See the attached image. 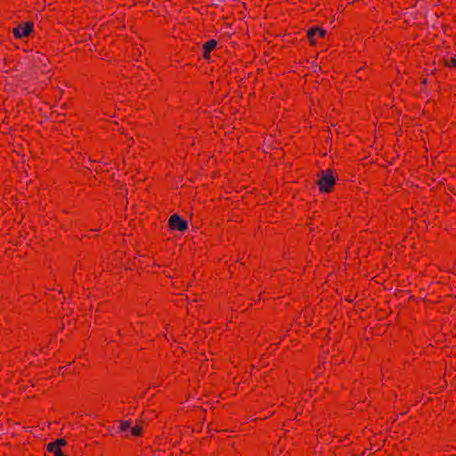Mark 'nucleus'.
<instances>
[{"instance_id":"obj_6","label":"nucleus","mask_w":456,"mask_h":456,"mask_svg":"<svg viewBox=\"0 0 456 456\" xmlns=\"http://www.w3.org/2000/svg\"><path fill=\"white\" fill-rule=\"evenodd\" d=\"M216 41L208 40L203 45V57L208 59L210 53L216 47Z\"/></svg>"},{"instance_id":"obj_5","label":"nucleus","mask_w":456,"mask_h":456,"mask_svg":"<svg viewBox=\"0 0 456 456\" xmlns=\"http://www.w3.org/2000/svg\"><path fill=\"white\" fill-rule=\"evenodd\" d=\"M326 35V30L321 28H312L307 32V37L311 44H316L318 39L323 38Z\"/></svg>"},{"instance_id":"obj_1","label":"nucleus","mask_w":456,"mask_h":456,"mask_svg":"<svg viewBox=\"0 0 456 456\" xmlns=\"http://www.w3.org/2000/svg\"><path fill=\"white\" fill-rule=\"evenodd\" d=\"M336 180L337 176L331 170L323 172L318 182L320 191L322 192L331 191Z\"/></svg>"},{"instance_id":"obj_2","label":"nucleus","mask_w":456,"mask_h":456,"mask_svg":"<svg viewBox=\"0 0 456 456\" xmlns=\"http://www.w3.org/2000/svg\"><path fill=\"white\" fill-rule=\"evenodd\" d=\"M34 24L32 22H26L14 28L12 33L16 38H22L28 37L32 32Z\"/></svg>"},{"instance_id":"obj_9","label":"nucleus","mask_w":456,"mask_h":456,"mask_svg":"<svg viewBox=\"0 0 456 456\" xmlns=\"http://www.w3.org/2000/svg\"><path fill=\"white\" fill-rule=\"evenodd\" d=\"M446 65L449 67H455L456 66V59L455 58H450L446 61Z\"/></svg>"},{"instance_id":"obj_4","label":"nucleus","mask_w":456,"mask_h":456,"mask_svg":"<svg viewBox=\"0 0 456 456\" xmlns=\"http://www.w3.org/2000/svg\"><path fill=\"white\" fill-rule=\"evenodd\" d=\"M66 444L64 439L60 438L53 443H50L47 445V451L54 454V456H65L61 451V447Z\"/></svg>"},{"instance_id":"obj_8","label":"nucleus","mask_w":456,"mask_h":456,"mask_svg":"<svg viewBox=\"0 0 456 456\" xmlns=\"http://www.w3.org/2000/svg\"><path fill=\"white\" fill-rule=\"evenodd\" d=\"M132 435L139 436L142 434V428L140 426H134L131 429Z\"/></svg>"},{"instance_id":"obj_3","label":"nucleus","mask_w":456,"mask_h":456,"mask_svg":"<svg viewBox=\"0 0 456 456\" xmlns=\"http://www.w3.org/2000/svg\"><path fill=\"white\" fill-rule=\"evenodd\" d=\"M169 226L172 230L183 232L187 229V222L178 215H172L169 218Z\"/></svg>"},{"instance_id":"obj_7","label":"nucleus","mask_w":456,"mask_h":456,"mask_svg":"<svg viewBox=\"0 0 456 456\" xmlns=\"http://www.w3.org/2000/svg\"><path fill=\"white\" fill-rule=\"evenodd\" d=\"M131 426L130 420H123L120 422L119 429L121 431H126Z\"/></svg>"}]
</instances>
